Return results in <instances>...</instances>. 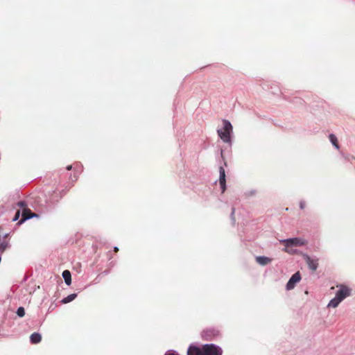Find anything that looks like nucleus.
<instances>
[{"label":"nucleus","instance_id":"nucleus-1","mask_svg":"<svg viewBox=\"0 0 355 355\" xmlns=\"http://www.w3.org/2000/svg\"><path fill=\"white\" fill-rule=\"evenodd\" d=\"M187 354L188 355H222V349L213 344H207L201 348L190 346Z\"/></svg>","mask_w":355,"mask_h":355},{"label":"nucleus","instance_id":"nucleus-2","mask_svg":"<svg viewBox=\"0 0 355 355\" xmlns=\"http://www.w3.org/2000/svg\"><path fill=\"white\" fill-rule=\"evenodd\" d=\"M338 290L336 293V296L328 304V307L336 308L346 297L350 296L351 289L345 285H338Z\"/></svg>","mask_w":355,"mask_h":355},{"label":"nucleus","instance_id":"nucleus-3","mask_svg":"<svg viewBox=\"0 0 355 355\" xmlns=\"http://www.w3.org/2000/svg\"><path fill=\"white\" fill-rule=\"evenodd\" d=\"M223 128L218 130V136L225 143H230L231 141L230 135L232 132V125L229 121L225 119L223 121Z\"/></svg>","mask_w":355,"mask_h":355},{"label":"nucleus","instance_id":"nucleus-4","mask_svg":"<svg viewBox=\"0 0 355 355\" xmlns=\"http://www.w3.org/2000/svg\"><path fill=\"white\" fill-rule=\"evenodd\" d=\"M17 205L21 208H23L22 210V218L21 220L19 221V223H22L24 221H25L27 219L31 218L34 216H37V214H33L31 212V210L28 208H26V204L24 201H19L17 203Z\"/></svg>","mask_w":355,"mask_h":355},{"label":"nucleus","instance_id":"nucleus-5","mask_svg":"<svg viewBox=\"0 0 355 355\" xmlns=\"http://www.w3.org/2000/svg\"><path fill=\"white\" fill-rule=\"evenodd\" d=\"M285 247L302 246L306 244V241L300 238H293L280 241Z\"/></svg>","mask_w":355,"mask_h":355},{"label":"nucleus","instance_id":"nucleus-6","mask_svg":"<svg viewBox=\"0 0 355 355\" xmlns=\"http://www.w3.org/2000/svg\"><path fill=\"white\" fill-rule=\"evenodd\" d=\"M303 257L309 268L312 271H315L318 267V259H313L308 254H303Z\"/></svg>","mask_w":355,"mask_h":355},{"label":"nucleus","instance_id":"nucleus-7","mask_svg":"<svg viewBox=\"0 0 355 355\" xmlns=\"http://www.w3.org/2000/svg\"><path fill=\"white\" fill-rule=\"evenodd\" d=\"M301 279V275L300 272H295L294 275H292V277L288 280L287 284H286V289L287 290H291L294 288L295 286V284L299 282Z\"/></svg>","mask_w":355,"mask_h":355},{"label":"nucleus","instance_id":"nucleus-8","mask_svg":"<svg viewBox=\"0 0 355 355\" xmlns=\"http://www.w3.org/2000/svg\"><path fill=\"white\" fill-rule=\"evenodd\" d=\"M219 184L221 189V192L224 193L226 190V179H225V171L223 166L219 168Z\"/></svg>","mask_w":355,"mask_h":355},{"label":"nucleus","instance_id":"nucleus-9","mask_svg":"<svg viewBox=\"0 0 355 355\" xmlns=\"http://www.w3.org/2000/svg\"><path fill=\"white\" fill-rule=\"evenodd\" d=\"M8 234L3 235L2 241L0 242V255H1L5 250L10 247L9 239H8Z\"/></svg>","mask_w":355,"mask_h":355},{"label":"nucleus","instance_id":"nucleus-10","mask_svg":"<svg viewBox=\"0 0 355 355\" xmlns=\"http://www.w3.org/2000/svg\"><path fill=\"white\" fill-rule=\"evenodd\" d=\"M256 261L261 266H266L270 263L272 261V259L267 257L259 256L256 257Z\"/></svg>","mask_w":355,"mask_h":355},{"label":"nucleus","instance_id":"nucleus-11","mask_svg":"<svg viewBox=\"0 0 355 355\" xmlns=\"http://www.w3.org/2000/svg\"><path fill=\"white\" fill-rule=\"evenodd\" d=\"M30 340L32 344H37L42 340V336L39 333H33L30 336Z\"/></svg>","mask_w":355,"mask_h":355},{"label":"nucleus","instance_id":"nucleus-12","mask_svg":"<svg viewBox=\"0 0 355 355\" xmlns=\"http://www.w3.org/2000/svg\"><path fill=\"white\" fill-rule=\"evenodd\" d=\"M62 277L67 285L69 286L71 284V272L68 270H65L62 272Z\"/></svg>","mask_w":355,"mask_h":355},{"label":"nucleus","instance_id":"nucleus-13","mask_svg":"<svg viewBox=\"0 0 355 355\" xmlns=\"http://www.w3.org/2000/svg\"><path fill=\"white\" fill-rule=\"evenodd\" d=\"M76 297H77V294H76V293L71 294V295H68L67 297H64V299H62L61 302L62 304H67V303L73 301V300H75Z\"/></svg>","mask_w":355,"mask_h":355},{"label":"nucleus","instance_id":"nucleus-14","mask_svg":"<svg viewBox=\"0 0 355 355\" xmlns=\"http://www.w3.org/2000/svg\"><path fill=\"white\" fill-rule=\"evenodd\" d=\"M329 137V140L332 143V144L337 149H338L339 148V145H338V139H337L336 137L334 135L331 134Z\"/></svg>","mask_w":355,"mask_h":355},{"label":"nucleus","instance_id":"nucleus-15","mask_svg":"<svg viewBox=\"0 0 355 355\" xmlns=\"http://www.w3.org/2000/svg\"><path fill=\"white\" fill-rule=\"evenodd\" d=\"M17 314L19 317H24L25 315V310L23 307L18 308L17 311Z\"/></svg>","mask_w":355,"mask_h":355},{"label":"nucleus","instance_id":"nucleus-16","mask_svg":"<svg viewBox=\"0 0 355 355\" xmlns=\"http://www.w3.org/2000/svg\"><path fill=\"white\" fill-rule=\"evenodd\" d=\"M284 251L291 254H295L297 252L296 250L293 249V247H285Z\"/></svg>","mask_w":355,"mask_h":355},{"label":"nucleus","instance_id":"nucleus-17","mask_svg":"<svg viewBox=\"0 0 355 355\" xmlns=\"http://www.w3.org/2000/svg\"><path fill=\"white\" fill-rule=\"evenodd\" d=\"M19 216H20V211L18 210V211H17V212H16V214H15V216L13 218V220L14 221L17 220L19 219Z\"/></svg>","mask_w":355,"mask_h":355},{"label":"nucleus","instance_id":"nucleus-18","mask_svg":"<svg viewBox=\"0 0 355 355\" xmlns=\"http://www.w3.org/2000/svg\"><path fill=\"white\" fill-rule=\"evenodd\" d=\"M2 236H3L2 228L0 227V242L2 241V239H1Z\"/></svg>","mask_w":355,"mask_h":355},{"label":"nucleus","instance_id":"nucleus-19","mask_svg":"<svg viewBox=\"0 0 355 355\" xmlns=\"http://www.w3.org/2000/svg\"><path fill=\"white\" fill-rule=\"evenodd\" d=\"M72 168V165H69L67 166V170L69 171V170H71Z\"/></svg>","mask_w":355,"mask_h":355},{"label":"nucleus","instance_id":"nucleus-20","mask_svg":"<svg viewBox=\"0 0 355 355\" xmlns=\"http://www.w3.org/2000/svg\"><path fill=\"white\" fill-rule=\"evenodd\" d=\"M165 355H178V354H176L175 353H172V352H168Z\"/></svg>","mask_w":355,"mask_h":355},{"label":"nucleus","instance_id":"nucleus-21","mask_svg":"<svg viewBox=\"0 0 355 355\" xmlns=\"http://www.w3.org/2000/svg\"><path fill=\"white\" fill-rule=\"evenodd\" d=\"M304 202H300V208L301 209H304Z\"/></svg>","mask_w":355,"mask_h":355},{"label":"nucleus","instance_id":"nucleus-22","mask_svg":"<svg viewBox=\"0 0 355 355\" xmlns=\"http://www.w3.org/2000/svg\"><path fill=\"white\" fill-rule=\"evenodd\" d=\"M114 251L115 252H117L119 251V248H118L117 247H115V248H114Z\"/></svg>","mask_w":355,"mask_h":355}]
</instances>
